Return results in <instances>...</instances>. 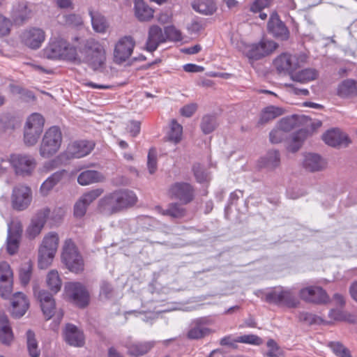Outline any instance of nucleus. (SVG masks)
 I'll return each instance as SVG.
<instances>
[{
    "label": "nucleus",
    "instance_id": "nucleus-1",
    "mask_svg": "<svg viewBox=\"0 0 357 357\" xmlns=\"http://www.w3.org/2000/svg\"><path fill=\"white\" fill-rule=\"evenodd\" d=\"M44 56L50 59H66L77 63L81 62L76 49L63 39L52 40L43 50Z\"/></svg>",
    "mask_w": 357,
    "mask_h": 357
},
{
    "label": "nucleus",
    "instance_id": "nucleus-2",
    "mask_svg": "<svg viewBox=\"0 0 357 357\" xmlns=\"http://www.w3.org/2000/svg\"><path fill=\"white\" fill-rule=\"evenodd\" d=\"M82 53L84 54V61L94 70L100 68L106 61L104 44L93 38L86 40Z\"/></svg>",
    "mask_w": 357,
    "mask_h": 357
},
{
    "label": "nucleus",
    "instance_id": "nucleus-3",
    "mask_svg": "<svg viewBox=\"0 0 357 357\" xmlns=\"http://www.w3.org/2000/svg\"><path fill=\"white\" fill-rule=\"evenodd\" d=\"M308 61V56L305 53L291 54L283 53L278 56L273 65L278 72L288 73L291 77V73H294L298 68L304 66Z\"/></svg>",
    "mask_w": 357,
    "mask_h": 357
},
{
    "label": "nucleus",
    "instance_id": "nucleus-4",
    "mask_svg": "<svg viewBox=\"0 0 357 357\" xmlns=\"http://www.w3.org/2000/svg\"><path fill=\"white\" fill-rule=\"evenodd\" d=\"M62 133L57 126H52L45 132L39 147L41 157L48 158L56 154L62 143Z\"/></svg>",
    "mask_w": 357,
    "mask_h": 357
},
{
    "label": "nucleus",
    "instance_id": "nucleus-5",
    "mask_svg": "<svg viewBox=\"0 0 357 357\" xmlns=\"http://www.w3.org/2000/svg\"><path fill=\"white\" fill-rule=\"evenodd\" d=\"M45 119L38 113L29 115L24 126V142L27 146L35 145L44 128Z\"/></svg>",
    "mask_w": 357,
    "mask_h": 357
},
{
    "label": "nucleus",
    "instance_id": "nucleus-6",
    "mask_svg": "<svg viewBox=\"0 0 357 357\" xmlns=\"http://www.w3.org/2000/svg\"><path fill=\"white\" fill-rule=\"evenodd\" d=\"M63 263L67 268L73 273H79L84 270V261L75 243L70 240L64 243L61 255Z\"/></svg>",
    "mask_w": 357,
    "mask_h": 357
},
{
    "label": "nucleus",
    "instance_id": "nucleus-7",
    "mask_svg": "<svg viewBox=\"0 0 357 357\" xmlns=\"http://www.w3.org/2000/svg\"><path fill=\"white\" fill-rule=\"evenodd\" d=\"M265 301L270 303L288 307H296L300 303L299 300L291 289L282 287H276L266 292Z\"/></svg>",
    "mask_w": 357,
    "mask_h": 357
},
{
    "label": "nucleus",
    "instance_id": "nucleus-8",
    "mask_svg": "<svg viewBox=\"0 0 357 357\" xmlns=\"http://www.w3.org/2000/svg\"><path fill=\"white\" fill-rule=\"evenodd\" d=\"M17 175L26 176L32 174L36 167V159L29 155L12 154L8 160Z\"/></svg>",
    "mask_w": 357,
    "mask_h": 357
},
{
    "label": "nucleus",
    "instance_id": "nucleus-9",
    "mask_svg": "<svg viewBox=\"0 0 357 357\" xmlns=\"http://www.w3.org/2000/svg\"><path fill=\"white\" fill-rule=\"evenodd\" d=\"M278 46L273 40L262 39L258 43L244 45L242 51L250 59L257 60L273 53Z\"/></svg>",
    "mask_w": 357,
    "mask_h": 357
},
{
    "label": "nucleus",
    "instance_id": "nucleus-10",
    "mask_svg": "<svg viewBox=\"0 0 357 357\" xmlns=\"http://www.w3.org/2000/svg\"><path fill=\"white\" fill-rule=\"evenodd\" d=\"M65 291L71 301L79 307H85L89 302V294L79 282H69L65 284Z\"/></svg>",
    "mask_w": 357,
    "mask_h": 357
},
{
    "label": "nucleus",
    "instance_id": "nucleus-11",
    "mask_svg": "<svg viewBox=\"0 0 357 357\" xmlns=\"http://www.w3.org/2000/svg\"><path fill=\"white\" fill-rule=\"evenodd\" d=\"M32 200V192L29 187L24 185L15 186L11 195L12 207L17 211L28 208Z\"/></svg>",
    "mask_w": 357,
    "mask_h": 357
},
{
    "label": "nucleus",
    "instance_id": "nucleus-12",
    "mask_svg": "<svg viewBox=\"0 0 357 357\" xmlns=\"http://www.w3.org/2000/svg\"><path fill=\"white\" fill-rule=\"evenodd\" d=\"M135 43L130 36L120 38L115 45L114 60L116 63H122L127 61L132 54Z\"/></svg>",
    "mask_w": 357,
    "mask_h": 357
},
{
    "label": "nucleus",
    "instance_id": "nucleus-13",
    "mask_svg": "<svg viewBox=\"0 0 357 357\" xmlns=\"http://www.w3.org/2000/svg\"><path fill=\"white\" fill-rule=\"evenodd\" d=\"M299 296L304 301L317 304H325L330 301L326 291L318 286H310L301 289Z\"/></svg>",
    "mask_w": 357,
    "mask_h": 357
},
{
    "label": "nucleus",
    "instance_id": "nucleus-14",
    "mask_svg": "<svg viewBox=\"0 0 357 357\" xmlns=\"http://www.w3.org/2000/svg\"><path fill=\"white\" fill-rule=\"evenodd\" d=\"M168 195L172 199H178L182 204H186L193 199L194 190L188 183H175L169 188Z\"/></svg>",
    "mask_w": 357,
    "mask_h": 357
},
{
    "label": "nucleus",
    "instance_id": "nucleus-15",
    "mask_svg": "<svg viewBox=\"0 0 357 357\" xmlns=\"http://www.w3.org/2000/svg\"><path fill=\"white\" fill-rule=\"evenodd\" d=\"M45 31L40 28H29L24 30L21 34L22 43L32 50L38 49L45 41Z\"/></svg>",
    "mask_w": 357,
    "mask_h": 357
},
{
    "label": "nucleus",
    "instance_id": "nucleus-16",
    "mask_svg": "<svg viewBox=\"0 0 357 357\" xmlns=\"http://www.w3.org/2000/svg\"><path fill=\"white\" fill-rule=\"evenodd\" d=\"M29 307V301L22 292H16L10 298V313L15 318H20L25 314Z\"/></svg>",
    "mask_w": 357,
    "mask_h": 357
},
{
    "label": "nucleus",
    "instance_id": "nucleus-17",
    "mask_svg": "<svg viewBox=\"0 0 357 357\" xmlns=\"http://www.w3.org/2000/svg\"><path fill=\"white\" fill-rule=\"evenodd\" d=\"M13 274L10 265L5 261L0 263V294L6 297L13 291Z\"/></svg>",
    "mask_w": 357,
    "mask_h": 357
},
{
    "label": "nucleus",
    "instance_id": "nucleus-18",
    "mask_svg": "<svg viewBox=\"0 0 357 357\" xmlns=\"http://www.w3.org/2000/svg\"><path fill=\"white\" fill-rule=\"evenodd\" d=\"M34 294L40 303L41 310L47 319H50L55 313V300L51 293L45 290L34 291Z\"/></svg>",
    "mask_w": 357,
    "mask_h": 357
},
{
    "label": "nucleus",
    "instance_id": "nucleus-19",
    "mask_svg": "<svg viewBox=\"0 0 357 357\" xmlns=\"http://www.w3.org/2000/svg\"><path fill=\"white\" fill-rule=\"evenodd\" d=\"M50 213V210L49 208H45L38 212L31 219V222L26 230V235L29 238H35L40 234Z\"/></svg>",
    "mask_w": 357,
    "mask_h": 357
},
{
    "label": "nucleus",
    "instance_id": "nucleus-20",
    "mask_svg": "<svg viewBox=\"0 0 357 357\" xmlns=\"http://www.w3.org/2000/svg\"><path fill=\"white\" fill-rule=\"evenodd\" d=\"M164 35V30L159 26L156 24L150 26L145 43L146 50L154 52L160 44L166 43Z\"/></svg>",
    "mask_w": 357,
    "mask_h": 357
},
{
    "label": "nucleus",
    "instance_id": "nucleus-21",
    "mask_svg": "<svg viewBox=\"0 0 357 357\" xmlns=\"http://www.w3.org/2000/svg\"><path fill=\"white\" fill-rule=\"evenodd\" d=\"M322 138L326 144L333 147H345L351 143L348 136L337 129L327 131Z\"/></svg>",
    "mask_w": 357,
    "mask_h": 357
},
{
    "label": "nucleus",
    "instance_id": "nucleus-22",
    "mask_svg": "<svg viewBox=\"0 0 357 357\" xmlns=\"http://www.w3.org/2000/svg\"><path fill=\"white\" fill-rule=\"evenodd\" d=\"M336 95L342 99L357 97V80L351 78L342 80L337 86Z\"/></svg>",
    "mask_w": 357,
    "mask_h": 357
},
{
    "label": "nucleus",
    "instance_id": "nucleus-23",
    "mask_svg": "<svg viewBox=\"0 0 357 357\" xmlns=\"http://www.w3.org/2000/svg\"><path fill=\"white\" fill-rule=\"evenodd\" d=\"M94 146V143L90 141L74 142L68 145L67 153L72 158H82L90 153Z\"/></svg>",
    "mask_w": 357,
    "mask_h": 357
},
{
    "label": "nucleus",
    "instance_id": "nucleus-24",
    "mask_svg": "<svg viewBox=\"0 0 357 357\" xmlns=\"http://www.w3.org/2000/svg\"><path fill=\"white\" fill-rule=\"evenodd\" d=\"M128 354L134 357H139L148 353L154 346V342H132L129 337L124 342Z\"/></svg>",
    "mask_w": 357,
    "mask_h": 357
},
{
    "label": "nucleus",
    "instance_id": "nucleus-25",
    "mask_svg": "<svg viewBox=\"0 0 357 357\" xmlns=\"http://www.w3.org/2000/svg\"><path fill=\"white\" fill-rule=\"evenodd\" d=\"M65 341L73 347H82L84 344L83 333L73 324H67L63 331Z\"/></svg>",
    "mask_w": 357,
    "mask_h": 357
},
{
    "label": "nucleus",
    "instance_id": "nucleus-26",
    "mask_svg": "<svg viewBox=\"0 0 357 357\" xmlns=\"http://www.w3.org/2000/svg\"><path fill=\"white\" fill-rule=\"evenodd\" d=\"M268 29L275 37L287 39L289 31L284 23L280 20L276 13H273L268 23Z\"/></svg>",
    "mask_w": 357,
    "mask_h": 357
},
{
    "label": "nucleus",
    "instance_id": "nucleus-27",
    "mask_svg": "<svg viewBox=\"0 0 357 357\" xmlns=\"http://www.w3.org/2000/svg\"><path fill=\"white\" fill-rule=\"evenodd\" d=\"M326 162L317 153H308L304 155L303 165L310 172H319L326 167Z\"/></svg>",
    "mask_w": 357,
    "mask_h": 357
},
{
    "label": "nucleus",
    "instance_id": "nucleus-28",
    "mask_svg": "<svg viewBox=\"0 0 357 357\" xmlns=\"http://www.w3.org/2000/svg\"><path fill=\"white\" fill-rule=\"evenodd\" d=\"M99 207L101 212L105 215H111L121 211L114 192L101 199Z\"/></svg>",
    "mask_w": 357,
    "mask_h": 357
},
{
    "label": "nucleus",
    "instance_id": "nucleus-29",
    "mask_svg": "<svg viewBox=\"0 0 357 357\" xmlns=\"http://www.w3.org/2000/svg\"><path fill=\"white\" fill-rule=\"evenodd\" d=\"M134 13L140 22L151 21L154 16V10L149 7L144 0L134 1Z\"/></svg>",
    "mask_w": 357,
    "mask_h": 357
},
{
    "label": "nucleus",
    "instance_id": "nucleus-30",
    "mask_svg": "<svg viewBox=\"0 0 357 357\" xmlns=\"http://www.w3.org/2000/svg\"><path fill=\"white\" fill-rule=\"evenodd\" d=\"M13 340L14 335L8 317L0 314V342L8 346Z\"/></svg>",
    "mask_w": 357,
    "mask_h": 357
},
{
    "label": "nucleus",
    "instance_id": "nucleus-31",
    "mask_svg": "<svg viewBox=\"0 0 357 357\" xmlns=\"http://www.w3.org/2000/svg\"><path fill=\"white\" fill-rule=\"evenodd\" d=\"M319 73L315 68H307L291 73V79L301 84H306L317 79Z\"/></svg>",
    "mask_w": 357,
    "mask_h": 357
},
{
    "label": "nucleus",
    "instance_id": "nucleus-32",
    "mask_svg": "<svg viewBox=\"0 0 357 357\" xmlns=\"http://www.w3.org/2000/svg\"><path fill=\"white\" fill-rule=\"evenodd\" d=\"M66 174L65 170L54 172L50 176L40 185V192L43 196H47L54 187L58 184Z\"/></svg>",
    "mask_w": 357,
    "mask_h": 357
},
{
    "label": "nucleus",
    "instance_id": "nucleus-33",
    "mask_svg": "<svg viewBox=\"0 0 357 357\" xmlns=\"http://www.w3.org/2000/svg\"><path fill=\"white\" fill-rule=\"evenodd\" d=\"M192 7L195 11L204 15H211L217 10V6L213 0H194Z\"/></svg>",
    "mask_w": 357,
    "mask_h": 357
},
{
    "label": "nucleus",
    "instance_id": "nucleus-34",
    "mask_svg": "<svg viewBox=\"0 0 357 357\" xmlns=\"http://www.w3.org/2000/svg\"><path fill=\"white\" fill-rule=\"evenodd\" d=\"M211 333V331L201 320H196L192 323L187 336L189 339L197 340L203 338Z\"/></svg>",
    "mask_w": 357,
    "mask_h": 357
},
{
    "label": "nucleus",
    "instance_id": "nucleus-35",
    "mask_svg": "<svg viewBox=\"0 0 357 357\" xmlns=\"http://www.w3.org/2000/svg\"><path fill=\"white\" fill-rule=\"evenodd\" d=\"M105 180L104 176L96 170H86L81 172L77 177V182L81 185H88Z\"/></svg>",
    "mask_w": 357,
    "mask_h": 357
},
{
    "label": "nucleus",
    "instance_id": "nucleus-36",
    "mask_svg": "<svg viewBox=\"0 0 357 357\" xmlns=\"http://www.w3.org/2000/svg\"><path fill=\"white\" fill-rule=\"evenodd\" d=\"M45 284L51 294H56L61 290L62 287V280L56 270H50L47 273Z\"/></svg>",
    "mask_w": 357,
    "mask_h": 357
},
{
    "label": "nucleus",
    "instance_id": "nucleus-37",
    "mask_svg": "<svg viewBox=\"0 0 357 357\" xmlns=\"http://www.w3.org/2000/svg\"><path fill=\"white\" fill-rule=\"evenodd\" d=\"M114 193L121 210L131 206L137 202V198L135 194L131 191H117Z\"/></svg>",
    "mask_w": 357,
    "mask_h": 357
},
{
    "label": "nucleus",
    "instance_id": "nucleus-38",
    "mask_svg": "<svg viewBox=\"0 0 357 357\" xmlns=\"http://www.w3.org/2000/svg\"><path fill=\"white\" fill-rule=\"evenodd\" d=\"M58 245V235L55 233H50L44 236L39 248L45 250L47 252L56 254Z\"/></svg>",
    "mask_w": 357,
    "mask_h": 357
},
{
    "label": "nucleus",
    "instance_id": "nucleus-39",
    "mask_svg": "<svg viewBox=\"0 0 357 357\" xmlns=\"http://www.w3.org/2000/svg\"><path fill=\"white\" fill-rule=\"evenodd\" d=\"M58 245V235L55 233H50L44 236L39 248L45 250L47 252L56 254Z\"/></svg>",
    "mask_w": 357,
    "mask_h": 357
},
{
    "label": "nucleus",
    "instance_id": "nucleus-40",
    "mask_svg": "<svg viewBox=\"0 0 357 357\" xmlns=\"http://www.w3.org/2000/svg\"><path fill=\"white\" fill-rule=\"evenodd\" d=\"M13 17L17 22H23L31 17V10L25 2L19 3L13 11Z\"/></svg>",
    "mask_w": 357,
    "mask_h": 357
},
{
    "label": "nucleus",
    "instance_id": "nucleus-41",
    "mask_svg": "<svg viewBox=\"0 0 357 357\" xmlns=\"http://www.w3.org/2000/svg\"><path fill=\"white\" fill-rule=\"evenodd\" d=\"M156 211L163 215H169L174 218H181L185 215V209L178 204H171L169 207L164 210L160 206L155 208Z\"/></svg>",
    "mask_w": 357,
    "mask_h": 357
},
{
    "label": "nucleus",
    "instance_id": "nucleus-42",
    "mask_svg": "<svg viewBox=\"0 0 357 357\" xmlns=\"http://www.w3.org/2000/svg\"><path fill=\"white\" fill-rule=\"evenodd\" d=\"M183 127L175 119H172L167 133V139L174 144H178L182 139Z\"/></svg>",
    "mask_w": 357,
    "mask_h": 357
},
{
    "label": "nucleus",
    "instance_id": "nucleus-43",
    "mask_svg": "<svg viewBox=\"0 0 357 357\" xmlns=\"http://www.w3.org/2000/svg\"><path fill=\"white\" fill-rule=\"evenodd\" d=\"M307 135V132L303 130H301L295 133L288 143L287 151L291 153L296 152L301 148Z\"/></svg>",
    "mask_w": 357,
    "mask_h": 357
},
{
    "label": "nucleus",
    "instance_id": "nucleus-44",
    "mask_svg": "<svg viewBox=\"0 0 357 357\" xmlns=\"http://www.w3.org/2000/svg\"><path fill=\"white\" fill-rule=\"evenodd\" d=\"M283 114V109L281 107L275 106H268L264 108L259 119L260 123H265L275 118L281 116Z\"/></svg>",
    "mask_w": 357,
    "mask_h": 357
},
{
    "label": "nucleus",
    "instance_id": "nucleus-45",
    "mask_svg": "<svg viewBox=\"0 0 357 357\" xmlns=\"http://www.w3.org/2000/svg\"><path fill=\"white\" fill-rule=\"evenodd\" d=\"M26 345L27 349L31 357H39L40 349L36 339L35 333L31 330L26 331Z\"/></svg>",
    "mask_w": 357,
    "mask_h": 357
},
{
    "label": "nucleus",
    "instance_id": "nucleus-46",
    "mask_svg": "<svg viewBox=\"0 0 357 357\" xmlns=\"http://www.w3.org/2000/svg\"><path fill=\"white\" fill-rule=\"evenodd\" d=\"M56 254L47 252L43 249H38V266L40 269H46L52 264Z\"/></svg>",
    "mask_w": 357,
    "mask_h": 357
},
{
    "label": "nucleus",
    "instance_id": "nucleus-47",
    "mask_svg": "<svg viewBox=\"0 0 357 357\" xmlns=\"http://www.w3.org/2000/svg\"><path fill=\"white\" fill-rule=\"evenodd\" d=\"M262 165L269 169L276 168L280 162V158L278 151H271L266 157L261 159Z\"/></svg>",
    "mask_w": 357,
    "mask_h": 357
},
{
    "label": "nucleus",
    "instance_id": "nucleus-48",
    "mask_svg": "<svg viewBox=\"0 0 357 357\" xmlns=\"http://www.w3.org/2000/svg\"><path fill=\"white\" fill-rule=\"evenodd\" d=\"M33 264L31 261H26L21 265L20 268V280L23 285H26L31 278Z\"/></svg>",
    "mask_w": 357,
    "mask_h": 357
},
{
    "label": "nucleus",
    "instance_id": "nucleus-49",
    "mask_svg": "<svg viewBox=\"0 0 357 357\" xmlns=\"http://www.w3.org/2000/svg\"><path fill=\"white\" fill-rule=\"evenodd\" d=\"M22 231L23 229L21 222L18 220H13L8 225L7 237L21 239Z\"/></svg>",
    "mask_w": 357,
    "mask_h": 357
},
{
    "label": "nucleus",
    "instance_id": "nucleus-50",
    "mask_svg": "<svg viewBox=\"0 0 357 357\" xmlns=\"http://www.w3.org/2000/svg\"><path fill=\"white\" fill-rule=\"evenodd\" d=\"M90 15L94 31L99 33L105 32L107 29V24L104 17L98 14L94 15L92 12L90 13Z\"/></svg>",
    "mask_w": 357,
    "mask_h": 357
},
{
    "label": "nucleus",
    "instance_id": "nucleus-51",
    "mask_svg": "<svg viewBox=\"0 0 357 357\" xmlns=\"http://www.w3.org/2000/svg\"><path fill=\"white\" fill-rule=\"evenodd\" d=\"M165 41H180L182 40L181 32L174 26H167L164 29Z\"/></svg>",
    "mask_w": 357,
    "mask_h": 357
},
{
    "label": "nucleus",
    "instance_id": "nucleus-52",
    "mask_svg": "<svg viewBox=\"0 0 357 357\" xmlns=\"http://www.w3.org/2000/svg\"><path fill=\"white\" fill-rule=\"evenodd\" d=\"M329 347L333 352L339 357H351L350 351L342 344L338 342H330Z\"/></svg>",
    "mask_w": 357,
    "mask_h": 357
},
{
    "label": "nucleus",
    "instance_id": "nucleus-53",
    "mask_svg": "<svg viewBox=\"0 0 357 357\" xmlns=\"http://www.w3.org/2000/svg\"><path fill=\"white\" fill-rule=\"evenodd\" d=\"M147 167L149 172L153 174L158 168L157 165V151L155 148H151L147 156Z\"/></svg>",
    "mask_w": 357,
    "mask_h": 357
},
{
    "label": "nucleus",
    "instance_id": "nucleus-54",
    "mask_svg": "<svg viewBox=\"0 0 357 357\" xmlns=\"http://www.w3.org/2000/svg\"><path fill=\"white\" fill-rule=\"evenodd\" d=\"M296 126V118L294 116H292L281 119L277 126L287 133L294 129Z\"/></svg>",
    "mask_w": 357,
    "mask_h": 357
},
{
    "label": "nucleus",
    "instance_id": "nucleus-55",
    "mask_svg": "<svg viewBox=\"0 0 357 357\" xmlns=\"http://www.w3.org/2000/svg\"><path fill=\"white\" fill-rule=\"evenodd\" d=\"M237 341L240 343L259 346L263 343L262 339L254 334H247L238 336Z\"/></svg>",
    "mask_w": 357,
    "mask_h": 357
},
{
    "label": "nucleus",
    "instance_id": "nucleus-56",
    "mask_svg": "<svg viewBox=\"0 0 357 357\" xmlns=\"http://www.w3.org/2000/svg\"><path fill=\"white\" fill-rule=\"evenodd\" d=\"M103 190L101 188L94 189L84 194L79 200H80L88 206L96 198L100 196Z\"/></svg>",
    "mask_w": 357,
    "mask_h": 357
},
{
    "label": "nucleus",
    "instance_id": "nucleus-57",
    "mask_svg": "<svg viewBox=\"0 0 357 357\" xmlns=\"http://www.w3.org/2000/svg\"><path fill=\"white\" fill-rule=\"evenodd\" d=\"M266 346L268 351L266 353V356L267 357H279L282 355V350L273 340H269L266 343Z\"/></svg>",
    "mask_w": 357,
    "mask_h": 357
},
{
    "label": "nucleus",
    "instance_id": "nucleus-58",
    "mask_svg": "<svg viewBox=\"0 0 357 357\" xmlns=\"http://www.w3.org/2000/svg\"><path fill=\"white\" fill-rule=\"evenodd\" d=\"M331 320L335 321H351V315L340 310H331L328 314Z\"/></svg>",
    "mask_w": 357,
    "mask_h": 357
},
{
    "label": "nucleus",
    "instance_id": "nucleus-59",
    "mask_svg": "<svg viewBox=\"0 0 357 357\" xmlns=\"http://www.w3.org/2000/svg\"><path fill=\"white\" fill-rule=\"evenodd\" d=\"M13 26L11 20L0 14V37L8 36Z\"/></svg>",
    "mask_w": 357,
    "mask_h": 357
},
{
    "label": "nucleus",
    "instance_id": "nucleus-60",
    "mask_svg": "<svg viewBox=\"0 0 357 357\" xmlns=\"http://www.w3.org/2000/svg\"><path fill=\"white\" fill-rule=\"evenodd\" d=\"M215 120L210 116H205L202 119L201 128L205 134L211 132L215 128Z\"/></svg>",
    "mask_w": 357,
    "mask_h": 357
},
{
    "label": "nucleus",
    "instance_id": "nucleus-61",
    "mask_svg": "<svg viewBox=\"0 0 357 357\" xmlns=\"http://www.w3.org/2000/svg\"><path fill=\"white\" fill-rule=\"evenodd\" d=\"M193 172L197 181L199 183L207 182L210 176L206 171L200 165H196L193 167Z\"/></svg>",
    "mask_w": 357,
    "mask_h": 357
},
{
    "label": "nucleus",
    "instance_id": "nucleus-62",
    "mask_svg": "<svg viewBox=\"0 0 357 357\" xmlns=\"http://www.w3.org/2000/svg\"><path fill=\"white\" fill-rule=\"evenodd\" d=\"M286 133L282 130L279 127L273 129L269 135L270 141L271 143L278 144L281 142L285 137Z\"/></svg>",
    "mask_w": 357,
    "mask_h": 357
},
{
    "label": "nucleus",
    "instance_id": "nucleus-63",
    "mask_svg": "<svg viewBox=\"0 0 357 357\" xmlns=\"http://www.w3.org/2000/svg\"><path fill=\"white\" fill-rule=\"evenodd\" d=\"M273 0H255L251 6L250 10L253 13L261 12L262 9L268 7Z\"/></svg>",
    "mask_w": 357,
    "mask_h": 357
},
{
    "label": "nucleus",
    "instance_id": "nucleus-64",
    "mask_svg": "<svg viewBox=\"0 0 357 357\" xmlns=\"http://www.w3.org/2000/svg\"><path fill=\"white\" fill-rule=\"evenodd\" d=\"M20 239L14 238L11 237H7L6 243H7V251L8 252L13 255L15 254L19 248Z\"/></svg>",
    "mask_w": 357,
    "mask_h": 357
}]
</instances>
